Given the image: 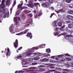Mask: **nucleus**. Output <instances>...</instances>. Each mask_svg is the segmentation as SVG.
I'll return each mask as SVG.
<instances>
[{"label":"nucleus","instance_id":"obj_1","mask_svg":"<svg viewBox=\"0 0 73 73\" xmlns=\"http://www.w3.org/2000/svg\"><path fill=\"white\" fill-rule=\"evenodd\" d=\"M37 49H38V48L37 47H33V48L28 49L27 50H26V52L25 53V54L27 57H31V55L32 54L33 55L32 57L37 56V54L38 55L41 54V53L40 52L32 53L33 52H35V50H37Z\"/></svg>","mask_w":73,"mask_h":73},{"label":"nucleus","instance_id":"obj_2","mask_svg":"<svg viewBox=\"0 0 73 73\" xmlns=\"http://www.w3.org/2000/svg\"><path fill=\"white\" fill-rule=\"evenodd\" d=\"M21 3H21L20 4L18 5V6L17 9H18V10L17 11V12L16 13V15H19L20 14V11H21V10L23 9H27V7H22V6H23V1H21Z\"/></svg>","mask_w":73,"mask_h":73},{"label":"nucleus","instance_id":"obj_3","mask_svg":"<svg viewBox=\"0 0 73 73\" xmlns=\"http://www.w3.org/2000/svg\"><path fill=\"white\" fill-rule=\"evenodd\" d=\"M54 31H56V32L54 33L53 34L54 36H57L59 34V33H60V31H65V30L64 29H63L62 27L60 28V29H59V28H57L56 29H54Z\"/></svg>","mask_w":73,"mask_h":73},{"label":"nucleus","instance_id":"obj_4","mask_svg":"<svg viewBox=\"0 0 73 73\" xmlns=\"http://www.w3.org/2000/svg\"><path fill=\"white\" fill-rule=\"evenodd\" d=\"M27 15H29V16L30 17L31 19H30L29 21V23H27V24L25 26V27H28L29 25V24H31V25H32V19L31 18L33 16V15L31 13H30L29 14Z\"/></svg>","mask_w":73,"mask_h":73},{"label":"nucleus","instance_id":"obj_5","mask_svg":"<svg viewBox=\"0 0 73 73\" xmlns=\"http://www.w3.org/2000/svg\"><path fill=\"white\" fill-rule=\"evenodd\" d=\"M60 21V20L59 19L57 20L56 21H54L52 22V25L53 27H55L54 28V29H57V23H58Z\"/></svg>","mask_w":73,"mask_h":73},{"label":"nucleus","instance_id":"obj_6","mask_svg":"<svg viewBox=\"0 0 73 73\" xmlns=\"http://www.w3.org/2000/svg\"><path fill=\"white\" fill-rule=\"evenodd\" d=\"M49 3L48 2H46L45 3H42V6L44 7V8H47L48 9H50V6H49Z\"/></svg>","mask_w":73,"mask_h":73},{"label":"nucleus","instance_id":"obj_7","mask_svg":"<svg viewBox=\"0 0 73 73\" xmlns=\"http://www.w3.org/2000/svg\"><path fill=\"white\" fill-rule=\"evenodd\" d=\"M17 19H18L19 21H21L20 18L19 17H14L13 18L14 21H15V23L16 25H17L19 26V23L17 21Z\"/></svg>","mask_w":73,"mask_h":73},{"label":"nucleus","instance_id":"obj_8","mask_svg":"<svg viewBox=\"0 0 73 73\" xmlns=\"http://www.w3.org/2000/svg\"><path fill=\"white\" fill-rule=\"evenodd\" d=\"M15 28V27L13 26V25L12 24L11 26L9 28V30L10 32H11V33H15V32H13V30H14V28Z\"/></svg>","mask_w":73,"mask_h":73},{"label":"nucleus","instance_id":"obj_9","mask_svg":"<svg viewBox=\"0 0 73 73\" xmlns=\"http://www.w3.org/2000/svg\"><path fill=\"white\" fill-rule=\"evenodd\" d=\"M1 5L0 4V6ZM0 12L2 14H0V19H3V14H4L5 13V10H0Z\"/></svg>","mask_w":73,"mask_h":73},{"label":"nucleus","instance_id":"obj_10","mask_svg":"<svg viewBox=\"0 0 73 73\" xmlns=\"http://www.w3.org/2000/svg\"><path fill=\"white\" fill-rule=\"evenodd\" d=\"M13 45L15 47V48H17V47H18V40L17 39H16L15 42H13Z\"/></svg>","mask_w":73,"mask_h":73},{"label":"nucleus","instance_id":"obj_11","mask_svg":"<svg viewBox=\"0 0 73 73\" xmlns=\"http://www.w3.org/2000/svg\"><path fill=\"white\" fill-rule=\"evenodd\" d=\"M29 31V29H26L25 30V32H21V33H19L18 34H16V35H24V34H26V33H27V32H28Z\"/></svg>","mask_w":73,"mask_h":73},{"label":"nucleus","instance_id":"obj_12","mask_svg":"<svg viewBox=\"0 0 73 73\" xmlns=\"http://www.w3.org/2000/svg\"><path fill=\"white\" fill-rule=\"evenodd\" d=\"M9 16V11H8L7 13H6L3 16V18L5 19L6 17H7V18H8Z\"/></svg>","mask_w":73,"mask_h":73},{"label":"nucleus","instance_id":"obj_13","mask_svg":"<svg viewBox=\"0 0 73 73\" xmlns=\"http://www.w3.org/2000/svg\"><path fill=\"white\" fill-rule=\"evenodd\" d=\"M66 18L70 20H73V17L70 15H68L66 17Z\"/></svg>","mask_w":73,"mask_h":73},{"label":"nucleus","instance_id":"obj_14","mask_svg":"<svg viewBox=\"0 0 73 73\" xmlns=\"http://www.w3.org/2000/svg\"><path fill=\"white\" fill-rule=\"evenodd\" d=\"M27 36V37H30V39L32 38V34L31 33H28Z\"/></svg>","mask_w":73,"mask_h":73},{"label":"nucleus","instance_id":"obj_15","mask_svg":"<svg viewBox=\"0 0 73 73\" xmlns=\"http://www.w3.org/2000/svg\"><path fill=\"white\" fill-rule=\"evenodd\" d=\"M41 15H42V13L41 11H40L39 13L38 16H37V15H34V17L35 19H36L37 17H39L40 16H41Z\"/></svg>","mask_w":73,"mask_h":73},{"label":"nucleus","instance_id":"obj_16","mask_svg":"<svg viewBox=\"0 0 73 73\" xmlns=\"http://www.w3.org/2000/svg\"><path fill=\"white\" fill-rule=\"evenodd\" d=\"M66 38V39L68 40H70L71 39V36L70 35H67L65 37Z\"/></svg>","mask_w":73,"mask_h":73},{"label":"nucleus","instance_id":"obj_17","mask_svg":"<svg viewBox=\"0 0 73 73\" xmlns=\"http://www.w3.org/2000/svg\"><path fill=\"white\" fill-rule=\"evenodd\" d=\"M8 49L7 50V53L6 54V55L7 56L9 54V56H10V55H11V52L9 50V48H7Z\"/></svg>","mask_w":73,"mask_h":73},{"label":"nucleus","instance_id":"obj_18","mask_svg":"<svg viewBox=\"0 0 73 73\" xmlns=\"http://www.w3.org/2000/svg\"><path fill=\"white\" fill-rule=\"evenodd\" d=\"M48 61L49 60H48V59L47 58H45L41 60V61L42 62H46Z\"/></svg>","mask_w":73,"mask_h":73},{"label":"nucleus","instance_id":"obj_19","mask_svg":"<svg viewBox=\"0 0 73 73\" xmlns=\"http://www.w3.org/2000/svg\"><path fill=\"white\" fill-rule=\"evenodd\" d=\"M31 11L29 10H27L26 9H25L24 11V12L25 14H28V13H30Z\"/></svg>","mask_w":73,"mask_h":73},{"label":"nucleus","instance_id":"obj_20","mask_svg":"<svg viewBox=\"0 0 73 73\" xmlns=\"http://www.w3.org/2000/svg\"><path fill=\"white\" fill-rule=\"evenodd\" d=\"M34 5L36 7V8H38V6H39V7H40V4L38 3H35Z\"/></svg>","mask_w":73,"mask_h":73},{"label":"nucleus","instance_id":"obj_21","mask_svg":"<svg viewBox=\"0 0 73 73\" xmlns=\"http://www.w3.org/2000/svg\"><path fill=\"white\" fill-rule=\"evenodd\" d=\"M41 55L39 56H36L34 58V60H38L39 59H40V56H41Z\"/></svg>","mask_w":73,"mask_h":73},{"label":"nucleus","instance_id":"obj_22","mask_svg":"<svg viewBox=\"0 0 73 73\" xmlns=\"http://www.w3.org/2000/svg\"><path fill=\"white\" fill-rule=\"evenodd\" d=\"M43 71V69L42 68H38L37 70H36V72H42Z\"/></svg>","mask_w":73,"mask_h":73},{"label":"nucleus","instance_id":"obj_23","mask_svg":"<svg viewBox=\"0 0 73 73\" xmlns=\"http://www.w3.org/2000/svg\"><path fill=\"white\" fill-rule=\"evenodd\" d=\"M50 48H48L46 49V52L48 53H50Z\"/></svg>","mask_w":73,"mask_h":73},{"label":"nucleus","instance_id":"obj_24","mask_svg":"<svg viewBox=\"0 0 73 73\" xmlns=\"http://www.w3.org/2000/svg\"><path fill=\"white\" fill-rule=\"evenodd\" d=\"M54 71H55V70H50L49 71L46 72L45 73H52V72H54Z\"/></svg>","mask_w":73,"mask_h":73},{"label":"nucleus","instance_id":"obj_25","mask_svg":"<svg viewBox=\"0 0 73 73\" xmlns=\"http://www.w3.org/2000/svg\"><path fill=\"white\" fill-rule=\"evenodd\" d=\"M22 19L23 20L26 19V16H25L24 14L22 15Z\"/></svg>","mask_w":73,"mask_h":73},{"label":"nucleus","instance_id":"obj_26","mask_svg":"<svg viewBox=\"0 0 73 73\" xmlns=\"http://www.w3.org/2000/svg\"><path fill=\"white\" fill-rule=\"evenodd\" d=\"M21 62L22 64V65H26V64H27V62H24V60H23L21 61Z\"/></svg>","mask_w":73,"mask_h":73},{"label":"nucleus","instance_id":"obj_27","mask_svg":"<svg viewBox=\"0 0 73 73\" xmlns=\"http://www.w3.org/2000/svg\"><path fill=\"white\" fill-rule=\"evenodd\" d=\"M73 27V25L72 24H70L68 25V27L69 28H72Z\"/></svg>","mask_w":73,"mask_h":73},{"label":"nucleus","instance_id":"obj_28","mask_svg":"<svg viewBox=\"0 0 73 73\" xmlns=\"http://www.w3.org/2000/svg\"><path fill=\"white\" fill-rule=\"evenodd\" d=\"M43 46H45V44H42L41 45H40L39 46H40V48H45L44 47H43Z\"/></svg>","mask_w":73,"mask_h":73},{"label":"nucleus","instance_id":"obj_29","mask_svg":"<svg viewBox=\"0 0 73 73\" xmlns=\"http://www.w3.org/2000/svg\"><path fill=\"white\" fill-rule=\"evenodd\" d=\"M29 4L30 5H32L33 3V1L31 0H29Z\"/></svg>","mask_w":73,"mask_h":73},{"label":"nucleus","instance_id":"obj_30","mask_svg":"<svg viewBox=\"0 0 73 73\" xmlns=\"http://www.w3.org/2000/svg\"><path fill=\"white\" fill-rule=\"evenodd\" d=\"M66 33H61L60 35H58V37H60V36H62V35L65 36V35H66Z\"/></svg>","mask_w":73,"mask_h":73},{"label":"nucleus","instance_id":"obj_31","mask_svg":"<svg viewBox=\"0 0 73 73\" xmlns=\"http://www.w3.org/2000/svg\"><path fill=\"white\" fill-rule=\"evenodd\" d=\"M23 72H24L23 71H22V70H20L19 71H16L15 72V73H23Z\"/></svg>","mask_w":73,"mask_h":73},{"label":"nucleus","instance_id":"obj_32","mask_svg":"<svg viewBox=\"0 0 73 73\" xmlns=\"http://www.w3.org/2000/svg\"><path fill=\"white\" fill-rule=\"evenodd\" d=\"M68 13L69 14H71L72 15V14H73V10H69L68 11Z\"/></svg>","mask_w":73,"mask_h":73},{"label":"nucleus","instance_id":"obj_33","mask_svg":"<svg viewBox=\"0 0 73 73\" xmlns=\"http://www.w3.org/2000/svg\"><path fill=\"white\" fill-rule=\"evenodd\" d=\"M48 68L50 69H54L55 68L54 67L51 66H48Z\"/></svg>","mask_w":73,"mask_h":73},{"label":"nucleus","instance_id":"obj_34","mask_svg":"<svg viewBox=\"0 0 73 73\" xmlns=\"http://www.w3.org/2000/svg\"><path fill=\"white\" fill-rule=\"evenodd\" d=\"M33 59L32 58H28L27 59L28 61H33Z\"/></svg>","mask_w":73,"mask_h":73},{"label":"nucleus","instance_id":"obj_35","mask_svg":"<svg viewBox=\"0 0 73 73\" xmlns=\"http://www.w3.org/2000/svg\"><path fill=\"white\" fill-rule=\"evenodd\" d=\"M6 5L9 6V5H10L11 3H10V2H8V1H7V2L6 3Z\"/></svg>","mask_w":73,"mask_h":73},{"label":"nucleus","instance_id":"obj_36","mask_svg":"<svg viewBox=\"0 0 73 73\" xmlns=\"http://www.w3.org/2000/svg\"><path fill=\"white\" fill-rule=\"evenodd\" d=\"M66 60H67V61H71L72 60V59H71V58H66Z\"/></svg>","mask_w":73,"mask_h":73},{"label":"nucleus","instance_id":"obj_37","mask_svg":"<svg viewBox=\"0 0 73 73\" xmlns=\"http://www.w3.org/2000/svg\"><path fill=\"white\" fill-rule=\"evenodd\" d=\"M58 25L59 27H62V23H61V22H59L58 23Z\"/></svg>","mask_w":73,"mask_h":73},{"label":"nucleus","instance_id":"obj_38","mask_svg":"<svg viewBox=\"0 0 73 73\" xmlns=\"http://www.w3.org/2000/svg\"><path fill=\"white\" fill-rule=\"evenodd\" d=\"M16 1H14V3L12 6V8H13V7H14L15 5H16Z\"/></svg>","mask_w":73,"mask_h":73},{"label":"nucleus","instance_id":"obj_39","mask_svg":"<svg viewBox=\"0 0 73 73\" xmlns=\"http://www.w3.org/2000/svg\"><path fill=\"white\" fill-rule=\"evenodd\" d=\"M38 67L39 68H44V67H45V66L44 65H40L38 66Z\"/></svg>","mask_w":73,"mask_h":73},{"label":"nucleus","instance_id":"obj_40","mask_svg":"<svg viewBox=\"0 0 73 73\" xmlns=\"http://www.w3.org/2000/svg\"><path fill=\"white\" fill-rule=\"evenodd\" d=\"M66 1L68 3H70L72 1V0H66Z\"/></svg>","mask_w":73,"mask_h":73},{"label":"nucleus","instance_id":"obj_41","mask_svg":"<svg viewBox=\"0 0 73 73\" xmlns=\"http://www.w3.org/2000/svg\"><path fill=\"white\" fill-rule=\"evenodd\" d=\"M71 21H65V23L66 24H69V23H70Z\"/></svg>","mask_w":73,"mask_h":73},{"label":"nucleus","instance_id":"obj_42","mask_svg":"<svg viewBox=\"0 0 73 73\" xmlns=\"http://www.w3.org/2000/svg\"><path fill=\"white\" fill-rule=\"evenodd\" d=\"M48 1L50 3H52L53 2V0H48Z\"/></svg>","mask_w":73,"mask_h":73},{"label":"nucleus","instance_id":"obj_43","mask_svg":"<svg viewBox=\"0 0 73 73\" xmlns=\"http://www.w3.org/2000/svg\"><path fill=\"white\" fill-rule=\"evenodd\" d=\"M37 63H35L33 62L32 63V65H37Z\"/></svg>","mask_w":73,"mask_h":73},{"label":"nucleus","instance_id":"obj_44","mask_svg":"<svg viewBox=\"0 0 73 73\" xmlns=\"http://www.w3.org/2000/svg\"><path fill=\"white\" fill-rule=\"evenodd\" d=\"M60 12H61V13H64L65 12V11L64 10L62 9L60 11Z\"/></svg>","mask_w":73,"mask_h":73},{"label":"nucleus","instance_id":"obj_45","mask_svg":"<svg viewBox=\"0 0 73 73\" xmlns=\"http://www.w3.org/2000/svg\"><path fill=\"white\" fill-rule=\"evenodd\" d=\"M49 7H50V9H51L52 10H53V9H54V8H53V7H51V5H49L48 6Z\"/></svg>","mask_w":73,"mask_h":73},{"label":"nucleus","instance_id":"obj_46","mask_svg":"<svg viewBox=\"0 0 73 73\" xmlns=\"http://www.w3.org/2000/svg\"><path fill=\"white\" fill-rule=\"evenodd\" d=\"M64 56V55L62 54L60 55H59L57 56L58 57H62Z\"/></svg>","mask_w":73,"mask_h":73},{"label":"nucleus","instance_id":"obj_47","mask_svg":"<svg viewBox=\"0 0 73 73\" xmlns=\"http://www.w3.org/2000/svg\"><path fill=\"white\" fill-rule=\"evenodd\" d=\"M5 7V5L4 4H2L1 6V8L3 9Z\"/></svg>","mask_w":73,"mask_h":73},{"label":"nucleus","instance_id":"obj_48","mask_svg":"<svg viewBox=\"0 0 73 73\" xmlns=\"http://www.w3.org/2000/svg\"><path fill=\"white\" fill-rule=\"evenodd\" d=\"M21 57H22V56L20 55L17 57L16 58H17V59H19V58H21Z\"/></svg>","mask_w":73,"mask_h":73},{"label":"nucleus","instance_id":"obj_49","mask_svg":"<svg viewBox=\"0 0 73 73\" xmlns=\"http://www.w3.org/2000/svg\"><path fill=\"white\" fill-rule=\"evenodd\" d=\"M65 56H67L68 57L70 56V55L69 54H68L67 53L65 54Z\"/></svg>","mask_w":73,"mask_h":73},{"label":"nucleus","instance_id":"obj_50","mask_svg":"<svg viewBox=\"0 0 73 73\" xmlns=\"http://www.w3.org/2000/svg\"><path fill=\"white\" fill-rule=\"evenodd\" d=\"M60 60L61 61H62V62H64L65 61V59L64 58H62L60 59Z\"/></svg>","mask_w":73,"mask_h":73},{"label":"nucleus","instance_id":"obj_51","mask_svg":"<svg viewBox=\"0 0 73 73\" xmlns=\"http://www.w3.org/2000/svg\"><path fill=\"white\" fill-rule=\"evenodd\" d=\"M45 57H48V56H50V55L49 54H48L45 55Z\"/></svg>","mask_w":73,"mask_h":73},{"label":"nucleus","instance_id":"obj_52","mask_svg":"<svg viewBox=\"0 0 73 73\" xmlns=\"http://www.w3.org/2000/svg\"><path fill=\"white\" fill-rule=\"evenodd\" d=\"M54 73H61V72H59L58 71H54Z\"/></svg>","mask_w":73,"mask_h":73},{"label":"nucleus","instance_id":"obj_53","mask_svg":"<svg viewBox=\"0 0 73 73\" xmlns=\"http://www.w3.org/2000/svg\"><path fill=\"white\" fill-rule=\"evenodd\" d=\"M22 48H23V47H20L17 50H17H21V49H22Z\"/></svg>","mask_w":73,"mask_h":73},{"label":"nucleus","instance_id":"obj_54","mask_svg":"<svg viewBox=\"0 0 73 73\" xmlns=\"http://www.w3.org/2000/svg\"><path fill=\"white\" fill-rule=\"evenodd\" d=\"M55 57H57V56H51V58H52V59H54Z\"/></svg>","mask_w":73,"mask_h":73},{"label":"nucleus","instance_id":"obj_55","mask_svg":"<svg viewBox=\"0 0 73 73\" xmlns=\"http://www.w3.org/2000/svg\"><path fill=\"white\" fill-rule=\"evenodd\" d=\"M55 15L54 13H53L51 14V15L50 17V18H52V16H53V15Z\"/></svg>","mask_w":73,"mask_h":73},{"label":"nucleus","instance_id":"obj_56","mask_svg":"<svg viewBox=\"0 0 73 73\" xmlns=\"http://www.w3.org/2000/svg\"><path fill=\"white\" fill-rule=\"evenodd\" d=\"M50 61L51 62H53V60H52L50 59Z\"/></svg>","mask_w":73,"mask_h":73},{"label":"nucleus","instance_id":"obj_57","mask_svg":"<svg viewBox=\"0 0 73 73\" xmlns=\"http://www.w3.org/2000/svg\"><path fill=\"white\" fill-rule=\"evenodd\" d=\"M29 69H36V68H33V67H32V68H29Z\"/></svg>","mask_w":73,"mask_h":73},{"label":"nucleus","instance_id":"obj_58","mask_svg":"<svg viewBox=\"0 0 73 73\" xmlns=\"http://www.w3.org/2000/svg\"><path fill=\"white\" fill-rule=\"evenodd\" d=\"M55 60H56L57 61H58V60H59V59H58V58L57 57H56V58H55Z\"/></svg>","mask_w":73,"mask_h":73},{"label":"nucleus","instance_id":"obj_59","mask_svg":"<svg viewBox=\"0 0 73 73\" xmlns=\"http://www.w3.org/2000/svg\"><path fill=\"white\" fill-rule=\"evenodd\" d=\"M1 3H2V4H4V1H2Z\"/></svg>","mask_w":73,"mask_h":73},{"label":"nucleus","instance_id":"obj_60","mask_svg":"<svg viewBox=\"0 0 73 73\" xmlns=\"http://www.w3.org/2000/svg\"><path fill=\"white\" fill-rule=\"evenodd\" d=\"M10 12H11V13H12V8H11L10 9Z\"/></svg>","mask_w":73,"mask_h":73},{"label":"nucleus","instance_id":"obj_61","mask_svg":"<svg viewBox=\"0 0 73 73\" xmlns=\"http://www.w3.org/2000/svg\"><path fill=\"white\" fill-rule=\"evenodd\" d=\"M63 73H68V72L66 71H65L63 72Z\"/></svg>","mask_w":73,"mask_h":73},{"label":"nucleus","instance_id":"obj_62","mask_svg":"<svg viewBox=\"0 0 73 73\" xmlns=\"http://www.w3.org/2000/svg\"><path fill=\"white\" fill-rule=\"evenodd\" d=\"M36 11L35 10H34L33 11V12L34 13H36Z\"/></svg>","mask_w":73,"mask_h":73},{"label":"nucleus","instance_id":"obj_63","mask_svg":"<svg viewBox=\"0 0 73 73\" xmlns=\"http://www.w3.org/2000/svg\"><path fill=\"white\" fill-rule=\"evenodd\" d=\"M69 8H73V7H72L71 6H69Z\"/></svg>","mask_w":73,"mask_h":73},{"label":"nucleus","instance_id":"obj_64","mask_svg":"<svg viewBox=\"0 0 73 73\" xmlns=\"http://www.w3.org/2000/svg\"><path fill=\"white\" fill-rule=\"evenodd\" d=\"M44 65H49V64H45Z\"/></svg>","mask_w":73,"mask_h":73}]
</instances>
